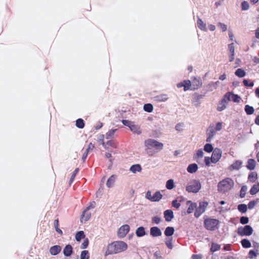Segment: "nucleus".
Here are the masks:
<instances>
[{
    "label": "nucleus",
    "instance_id": "obj_1",
    "mask_svg": "<svg viewBox=\"0 0 259 259\" xmlns=\"http://www.w3.org/2000/svg\"><path fill=\"white\" fill-rule=\"evenodd\" d=\"M127 248V244L124 242L121 241H114L108 244L105 255L121 252L125 251Z\"/></svg>",
    "mask_w": 259,
    "mask_h": 259
},
{
    "label": "nucleus",
    "instance_id": "obj_2",
    "mask_svg": "<svg viewBox=\"0 0 259 259\" xmlns=\"http://www.w3.org/2000/svg\"><path fill=\"white\" fill-rule=\"evenodd\" d=\"M234 183L232 179L226 178L218 184V190L222 193H225L231 190L234 187Z\"/></svg>",
    "mask_w": 259,
    "mask_h": 259
},
{
    "label": "nucleus",
    "instance_id": "obj_3",
    "mask_svg": "<svg viewBox=\"0 0 259 259\" xmlns=\"http://www.w3.org/2000/svg\"><path fill=\"white\" fill-rule=\"evenodd\" d=\"M175 232V229L172 227H167L164 231V234L166 236L169 238L168 240L166 241L165 244L167 246V247L171 249L172 248V244L171 243L170 241L171 240V236L174 234Z\"/></svg>",
    "mask_w": 259,
    "mask_h": 259
},
{
    "label": "nucleus",
    "instance_id": "obj_4",
    "mask_svg": "<svg viewBox=\"0 0 259 259\" xmlns=\"http://www.w3.org/2000/svg\"><path fill=\"white\" fill-rule=\"evenodd\" d=\"M219 221L216 219H207L204 222L205 227L208 230H213L217 228L219 224Z\"/></svg>",
    "mask_w": 259,
    "mask_h": 259
},
{
    "label": "nucleus",
    "instance_id": "obj_5",
    "mask_svg": "<svg viewBox=\"0 0 259 259\" xmlns=\"http://www.w3.org/2000/svg\"><path fill=\"white\" fill-rule=\"evenodd\" d=\"M186 189L189 192L196 193L201 189V184L199 182L194 181L190 183Z\"/></svg>",
    "mask_w": 259,
    "mask_h": 259
},
{
    "label": "nucleus",
    "instance_id": "obj_6",
    "mask_svg": "<svg viewBox=\"0 0 259 259\" xmlns=\"http://www.w3.org/2000/svg\"><path fill=\"white\" fill-rule=\"evenodd\" d=\"M145 147H147V150L152 148L157 149L160 147L162 144L154 139H149L145 141L144 142Z\"/></svg>",
    "mask_w": 259,
    "mask_h": 259
},
{
    "label": "nucleus",
    "instance_id": "obj_7",
    "mask_svg": "<svg viewBox=\"0 0 259 259\" xmlns=\"http://www.w3.org/2000/svg\"><path fill=\"white\" fill-rule=\"evenodd\" d=\"M252 228L249 225H246L244 227H240L237 230L238 234L241 236H249L252 234Z\"/></svg>",
    "mask_w": 259,
    "mask_h": 259
},
{
    "label": "nucleus",
    "instance_id": "obj_8",
    "mask_svg": "<svg viewBox=\"0 0 259 259\" xmlns=\"http://www.w3.org/2000/svg\"><path fill=\"white\" fill-rule=\"evenodd\" d=\"M222 151L219 148H215L211 157V162L214 163L218 162L222 157Z\"/></svg>",
    "mask_w": 259,
    "mask_h": 259
},
{
    "label": "nucleus",
    "instance_id": "obj_9",
    "mask_svg": "<svg viewBox=\"0 0 259 259\" xmlns=\"http://www.w3.org/2000/svg\"><path fill=\"white\" fill-rule=\"evenodd\" d=\"M208 205V203L205 202H201L199 203V207L196 209L195 212V216L196 217H199L202 213H203Z\"/></svg>",
    "mask_w": 259,
    "mask_h": 259
},
{
    "label": "nucleus",
    "instance_id": "obj_10",
    "mask_svg": "<svg viewBox=\"0 0 259 259\" xmlns=\"http://www.w3.org/2000/svg\"><path fill=\"white\" fill-rule=\"evenodd\" d=\"M130 231V226L128 225H124L118 229V236L119 238L124 237Z\"/></svg>",
    "mask_w": 259,
    "mask_h": 259
},
{
    "label": "nucleus",
    "instance_id": "obj_11",
    "mask_svg": "<svg viewBox=\"0 0 259 259\" xmlns=\"http://www.w3.org/2000/svg\"><path fill=\"white\" fill-rule=\"evenodd\" d=\"M225 98H226L229 101H233L236 103H239L241 99V98L239 96L234 94L231 92L228 93L225 95Z\"/></svg>",
    "mask_w": 259,
    "mask_h": 259
},
{
    "label": "nucleus",
    "instance_id": "obj_12",
    "mask_svg": "<svg viewBox=\"0 0 259 259\" xmlns=\"http://www.w3.org/2000/svg\"><path fill=\"white\" fill-rule=\"evenodd\" d=\"M90 207H87V208L83 211L82 214L80 218L81 222L88 221L91 218V213L89 212Z\"/></svg>",
    "mask_w": 259,
    "mask_h": 259
},
{
    "label": "nucleus",
    "instance_id": "obj_13",
    "mask_svg": "<svg viewBox=\"0 0 259 259\" xmlns=\"http://www.w3.org/2000/svg\"><path fill=\"white\" fill-rule=\"evenodd\" d=\"M177 87L179 88L184 87V91H187L191 89V82L189 80H184L178 83Z\"/></svg>",
    "mask_w": 259,
    "mask_h": 259
},
{
    "label": "nucleus",
    "instance_id": "obj_14",
    "mask_svg": "<svg viewBox=\"0 0 259 259\" xmlns=\"http://www.w3.org/2000/svg\"><path fill=\"white\" fill-rule=\"evenodd\" d=\"M61 249L62 248L60 245H54L51 247L50 249V252L52 255H56L61 252Z\"/></svg>",
    "mask_w": 259,
    "mask_h": 259
},
{
    "label": "nucleus",
    "instance_id": "obj_15",
    "mask_svg": "<svg viewBox=\"0 0 259 259\" xmlns=\"http://www.w3.org/2000/svg\"><path fill=\"white\" fill-rule=\"evenodd\" d=\"M161 234V230L157 227H153L150 229V235L153 237L160 236Z\"/></svg>",
    "mask_w": 259,
    "mask_h": 259
},
{
    "label": "nucleus",
    "instance_id": "obj_16",
    "mask_svg": "<svg viewBox=\"0 0 259 259\" xmlns=\"http://www.w3.org/2000/svg\"><path fill=\"white\" fill-rule=\"evenodd\" d=\"M73 252V248L71 245L68 244L66 245L63 250V253L66 256H70Z\"/></svg>",
    "mask_w": 259,
    "mask_h": 259
},
{
    "label": "nucleus",
    "instance_id": "obj_17",
    "mask_svg": "<svg viewBox=\"0 0 259 259\" xmlns=\"http://www.w3.org/2000/svg\"><path fill=\"white\" fill-rule=\"evenodd\" d=\"M165 221L170 222L174 217V213L171 210H167L164 212Z\"/></svg>",
    "mask_w": 259,
    "mask_h": 259
},
{
    "label": "nucleus",
    "instance_id": "obj_18",
    "mask_svg": "<svg viewBox=\"0 0 259 259\" xmlns=\"http://www.w3.org/2000/svg\"><path fill=\"white\" fill-rule=\"evenodd\" d=\"M187 205L189 206L187 210V212L188 213H192L194 211V210L196 209L197 206L195 203H193L191 201H188L187 202Z\"/></svg>",
    "mask_w": 259,
    "mask_h": 259
},
{
    "label": "nucleus",
    "instance_id": "obj_19",
    "mask_svg": "<svg viewBox=\"0 0 259 259\" xmlns=\"http://www.w3.org/2000/svg\"><path fill=\"white\" fill-rule=\"evenodd\" d=\"M116 179V176L114 175H112L107 180V183H106V186L108 188H111L112 187L115 182V180Z\"/></svg>",
    "mask_w": 259,
    "mask_h": 259
},
{
    "label": "nucleus",
    "instance_id": "obj_20",
    "mask_svg": "<svg viewBox=\"0 0 259 259\" xmlns=\"http://www.w3.org/2000/svg\"><path fill=\"white\" fill-rule=\"evenodd\" d=\"M256 164V161L254 159H249L247 161L246 167L250 170H253L255 168Z\"/></svg>",
    "mask_w": 259,
    "mask_h": 259
},
{
    "label": "nucleus",
    "instance_id": "obj_21",
    "mask_svg": "<svg viewBox=\"0 0 259 259\" xmlns=\"http://www.w3.org/2000/svg\"><path fill=\"white\" fill-rule=\"evenodd\" d=\"M227 105V102L226 100V99H223L221 102L219 104L218 106V110L219 111H222L224 110H225Z\"/></svg>",
    "mask_w": 259,
    "mask_h": 259
},
{
    "label": "nucleus",
    "instance_id": "obj_22",
    "mask_svg": "<svg viewBox=\"0 0 259 259\" xmlns=\"http://www.w3.org/2000/svg\"><path fill=\"white\" fill-rule=\"evenodd\" d=\"M259 191V183L254 184L250 190V193L251 195H254Z\"/></svg>",
    "mask_w": 259,
    "mask_h": 259
},
{
    "label": "nucleus",
    "instance_id": "obj_23",
    "mask_svg": "<svg viewBox=\"0 0 259 259\" xmlns=\"http://www.w3.org/2000/svg\"><path fill=\"white\" fill-rule=\"evenodd\" d=\"M162 198V195L159 191L156 192L152 196L151 201H158Z\"/></svg>",
    "mask_w": 259,
    "mask_h": 259
},
{
    "label": "nucleus",
    "instance_id": "obj_24",
    "mask_svg": "<svg viewBox=\"0 0 259 259\" xmlns=\"http://www.w3.org/2000/svg\"><path fill=\"white\" fill-rule=\"evenodd\" d=\"M136 235L138 237H142L145 235V228L143 227H139L136 232Z\"/></svg>",
    "mask_w": 259,
    "mask_h": 259
},
{
    "label": "nucleus",
    "instance_id": "obj_25",
    "mask_svg": "<svg viewBox=\"0 0 259 259\" xmlns=\"http://www.w3.org/2000/svg\"><path fill=\"white\" fill-rule=\"evenodd\" d=\"M142 170V168L140 164H135L130 167V170L135 174L137 171L140 172Z\"/></svg>",
    "mask_w": 259,
    "mask_h": 259
},
{
    "label": "nucleus",
    "instance_id": "obj_26",
    "mask_svg": "<svg viewBox=\"0 0 259 259\" xmlns=\"http://www.w3.org/2000/svg\"><path fill=\"white\" fill-rule=\"evenodd\" d=\"M129 128L135 133L137 134H140L141 133L140 127L138 125L134 124L133 123L132 124Z\"/></svg>",
    "mask_w": 259,
    "mask_h": 259
},
{
    "label": "nucleus",
    "instance_id": "obj_27",
    "mask_svg": "<svg viewBox=\"0 0 259 259\" xmlns=\"http://www.w3.org/2000/svg\"><path fill=\"white\" fill-rule=\"evenodd\" d=\"M166 188L168 190H171L175 187V184L173 180H168L165 184Z\"/></svg>",
    "mask_w": 259,
    "mask_h": 259
},
{
    "label": "nucleus",
    "instance_id": "obj_28",
    "mask_svg": "<svg viewBox=\"0 0 259 259\" xmlns=\"http://www.w3.org/2000/svg\"><path fill=\"white\" fill-rule=\"evenodd\" d=\"M257 179V174L255 172H252L248 176V180L251 183H254Z\"/></svg>",
    "mask_w": 259,
    "mask_h": 259
},
{
    "label": "nucleus",
    "instance_id": "obj_29",
    "mask_svg": "<svg viewBox=\"0 0 259 259\" xmlns=\"http://www.w3.org/2000/svg\"><path fill=\"white\" fill-rule=\"evenodd\" d=\"M198 169V166L196 164H192L189 165L187 168V170L191 173L196 171Z\"/></svg>",
    "mask_w": 259,
    "mask_h": 259
},
{
    "label": "nucleus",
    "instance_id": "obj_30",
    "mask_svg": "<svg viewBox=\"0 0 259 259\" xmlns=\"http://www.w3.org/2000/svg\"><path fill=\"white\" fill-rule=\"evenodd\" d=\"M85 238V235L82 231L78 232L75 235V239L77 241H80L81 239Z\"/></svg>",
    "mask_w": 259,
    "mask_h": 259
},
{
    "label": "nucleus",
    "instance_id": "obj_31",
    "mask_svg": "<svg viewBox=\"0 0 259 259\" xmlns=\"http://www.w3.org/2000/svg\"><path fill=\"white\" fill-rule=\"evenodd\" d=\"M117 131V129H112L108 132L106 134V138L107 139H112L114 137V135L115 134V132Z\"/></svg>",
    "mask_w": 259,
    "mask_h": 259
},
{
    "label": "nucleus",
    "instance_id": "obj_32",
    "mask_svg": "<svg viewBox=\"0 0 259 259\" xmlns=\"http://www.w3.org/2000/svg\"><path fill=\"white\" fill-rule=\"evenodd\" d=\"M76 126L79 128H82L84 126V121L81 118H79L76 120Z\"/></svg>",
    "mask_w": 259,
    "mask_h": 259
},
{
    "label": "nucleus",
    "instance_id": "obj_33",
    "mask_svg": "<svg viewBox=\"0 0 259 259\" xmlns=\"http://www.w3.org/2000/svg\"><path fill=\"white\" fill-rule=\"evenodd\" d=\"M90 255L88 250H83L80 254V259H89Z\"/></svg>",
    "mask_w": 259,
    "mask_h": 259
},
{
    "label": "nucleus",
    "instance_id": "obj_34",
    "mask_svg": "<svg viewBox=\"0 0 259 259\" xmlns=\"http://www.w3.org/2000/svg\"><path fill=\"white\" fill-rule=\"evenodd\" d=\"M241 164L240 161H237L232 164L230 167L232 169H238L241 167Z\"/></svg>",
    "mask_w": 259,
    "mask_h": 259
},
{
    "label": "nucleus",
    "instance_id": "obj_35",
    "mask_svg": "<svg viewBox=\"0 0 259 259\" xmlns=\"http://www.w3.org/2000/svg\"><path fill=\"white\" fill-rule=\"evenodd\" d=\"M153 106L151 104H146L144 106V110L148 112H151L153 111Z\"/></svg>",
    "mask_w": 259,
    "mask_h": 259
},
{
    "label": "nucleus",
    "instance_id": "obj_36",
    "mask_svg": "<svg viewBox=\"0 0 259 259\" xmlns=\"http://www.w3.org/2000/svg\"><path fill=\"white\" fill-rule=\"evenodd\" d=\"M229 49H230V51L231 53L230 61H232L234 59V52H235V49H234V46L233 45V44H232L229 45Z\"/></svg>",
    "mask_w": 259,
    "mask_h": 259
},
{
    "label": "nucleus",
    "instance_id": "obj_37",
    "mask_svg": "<svg viewBox=\"0 0 259 259\" xmlns=\"http://www.w3.org/2000/svg\"><path fill=\"white\" fill-rule=\"evenodd\" d=\"M235 74L238 77H242L245 75V72L242 69H238L236 72Z\"/></svg>",
    "mask_w": 259,
    "mask_h": 259
},
{
    "label": "nucleus",
    "instance_id": "obj_38",
    "mask_svg": "<svg viewBox=\"0 0 259 259\" xmlns=\"http://www.w3.org/2000/svg\"><path fill=\"white\" fill-rule=\"evenodd\" d=\"M242 246L245 248H249L251 247V243L249 240L244 239L241 241Z\"/></svg>",
    "mask_w": 259,
    "mask_h": 259
},
{
    "label": "nucleus",
    "instance_id": "obj_39",
    "mask_svg": "<svg viewBox=\"0 0 259 259\" xmlns=\"http://www.w3.org/2000/svg\"><path fill=\"white\" fill-rule=\"evenodd\" d=\"M204 150L205 152L210 153L213 150V147L210 144H206L204 146Z\"/></svg>",
    "mask_w": 259,
    "mask_h": 259
},
{
    "label": "nucleus",
    "instance_id": "obj_40",
    "mask_svg": "<svg viewBox=\"0 0 259 259\" xmlns=\"http://www.w3.org/2000/svg\"><path fill=\"white\" fill-rule=\"evenodd\" d=\"M245 110L246 113L248 114H252L254 112L253 108L249 105L245 106Z\"/></svg>",
    "mask_w": 259,
    "mask_h": 259
},
{
    "label": "nucleus",
    "instance_id": "obj_41",
    "mask_svg": "<svg viewBox=\"0 0 259 259\" xmlns=\"http://www.w3.org/2000/svg\"><path fill=\"white\" fill-rule=\"evenodd\" d=\"M230 209L228 207V206H223V207H222V206H220V207H219L218 208V211L220 213H224L228 210H229Z\"/></svg>",
    "mask_w": 259,
    "mask_h": 259
},
{
    "label": "nucleus",
    "instance_id": "obj_42",
    "mask_svg": "<svg viewBox=\"0 0 259 259\" xmlns=\"http://www.w3.org/2000/svg\"><path fill=\"white\" fill-rule=\"evenodd\" d=\"M238 210L242 212H245L247 211V206L245 204H240L238 206Z\"/></svg>",
    "mask_w": 259,
    "mask_h": 259
},
{
    "label": "nucleus",
    "instance_id": "obj_43",
    "mask_svg": "<svg viewBox=\"0 0 259 259\" xmlns=\"http://www.w3.org/2000/svg\"><path fill=\"white\" fill-rule=\"evenodd\" d=\"M198 26L202 30H205V25L201 20L199 19L197 22Z\"/></svg>",
    "mask_w": 259,
    "mask_h": 259
},
{
    "label": "nucleus",
    "instance_id": "obj_44",
    "mask_svg": "<svg viewBox=\"0 0 259 259\" xmlns=\"http://www.w3.org/2000/svg\"><path fill=\"white\" fill-rule=\"evenodd\" d=\"M220 248V246L218 244H216V243H212V246H211V250L212 251H213V252L219 250Z\"/></svg>",
    "mask_w": 259,
    "mask_h": 259
},
{
    "label": "nucleus",
    "instance_id": "obj_45",
    "mask_svg": "<svg viewBox=\"0 0 259 259\" xmlns=\"http://www.w3.org/2000/svg\"><path fill=\"white\" fill-rule=\"evenodd\" d=\"M106 145L113 148L117 147L116 143L113 140H109L106 143Z\"/></svg>",
    "mask_w": 259,
    "mask_h": 259
},
{
    "label": "nucleus",
    "instance_id": "obj_46",
    "mask_svg": "<svg viewBox=\"0 0 259 259\" xmlns=\"http://www.w3.org/2000/svg\"><path fill=\"white\" fill-rule=\"evenodd\" d=\"M89 245V240L88 238H85L83 242L81 245V249H85Z\"/></svg>",
    "mask_w": 259,
    "mask_h": 259
},
{
    "label": "nucleus",
    "instance_id": "obj_47",
    "mask_svg": "<svg viewBox=\"0 0 259 259\" xmlns=\"http://www.w3.org/2000/svg\"><path fill=\"white\" fill-rule=\"evenodd\" d=\"M122 123H123V125H124L125 126H128L129 127H130V126L133 123V122H131V121L128 120H125V119L122 120Z\"/></svg>",
    "mask_w": 259,
    "mask_h": 259
},
{
    "label": "nucleus",
    "instance_id": "obj_48",
    "mask_svg": "<svg viewBox=\"0 0 259 259\" xmlns=\"http://www.w3.org/2000/svg\"><path fill=\"white\" fill-rule=\"evenodd\" d=\"M78 170H79V168H76L75 169V170L73 171V172L72 173V174L71 175V177L70 178V181L71 182H72L73 181V180H74V178L75 177L76 175L78 172Z\"/></svg>",
    "mask_w": 259,
    "mask_h": 259
},
{
    "label": "nucleus",
    "instance_id": "obj_49",
    "mask_svg": "<svg viewBox=\"0 0 259 259\" xmlns=\"http://www.w3.org/2000/svg\"><path fill=\"white\" fill-rule=\"evenodd\" d=\"M242 9L244 10H246L247 9H248L249 8V4H248V3L247 2H243L242 3Z\"/></svg>",
    "mask_w": 259,
    "mask_h": 259
},
{
    "label": "nucleus",
    "instance_id": "obj_50",
    "mask_svg": "<svg viewBox=\"0 0 259 259\" xmlns=\"http://www.w3.org/2000/svg\"><path fill=\"white\" fill-rule=\"evenodd\" d=\"M248 222V219L247 217H242L240 218V223L242 224H246Z\"/></svg>",
    "mask_w": 259,
    "mask_h": 259
},
{
    "label": "nucleus",
    "instance_id": "obj_51",
    "mask_svg": "<svg viewBox=\"0 0 259 259\" xmlns=\"http://www.w3.org/2000/svg\"><path fill=\"white\" fill-rule=\"evenodd\" d=\"M180 203L178 202L177 200H174L172 202V206L177 208H178L180 206Z\"/></svg>",
    "mask_w": 259,
    "mask_h": 259
},
{
    "label": "nucleus",
    "instance_id": "obj_52",
    "mask_svg": "<svg viewBox=\"0 0 259 259\" xmlns=\"http://www.w3.org/2000/svg\"><path fill=\"white\" fill-rule=\"evenodd\" d=\"M214 135V132L213 131H211L208 135V137L206 139V141L208 142H210L211 141L212 137Z\"/></svg>",
    "mask_w": 259,
    "mask_h": 259
},
{
    "label": "nucleus",
    "instance_id": "obj_53",
    "mask_svg": "<svg viewBox=\"0 0 259 259\" xmlns=\"http://www.w3.org/2000/svg\"><path fill=\"white\" fill-rule=\"evenodd\" d=\"M247 190V188L245 186H243L241 190V192H240V196L241 197L243 198L244 197V195H245V192Z\"/></svg>",
    "mask_w": 259,
    "mask_h": 259
},
{
    "label": "nucleus",
    "instance_id": "obj_54",
    "mask_svg": "<svg viewBox=\"0 0 259 259\" xmlns=\"http://www.w3.org/2000/svg\"><path fill=\"white\" fill-rule=\"evenodd\" d=\"M88 153H89V149H87L85 150V151H84V152L83 153L82 156V159L83 162L85 161V160L88 156Z\"/></svg>",
    "mask_w": 259,
    "mask_h": 259
},
{
    "label": "nucleus",
    "instance_id": "obj_55",
    "mask_svg": "<svg viewBox=\"0 0 259 259\" xmlns=\"http://www.w3.org/2000/svg\"><path fill=\"white\" fill-rule=\"evenodd\" d=\"M217 131H220L222 129V123L219 122L216 124V127L215 128Z\"/></svg>",
    "mask_w": 259,
    "mask_h": 259
},
{
    "label": "nucleus",
    "instance_id": "obj_56",
    "mask_svg": "<svg viewBox=\"0 0 259 259\" xmlns=\"http://www.w3.org/2000/svg\"><path fill=\"white\" fill-rule=\"evenodd\" d=\"M256 204V202L254 201H250L248 204V207L249 209L253 208Z\"/></svg>",
    "mask_w": 259,
    "mask_h": 259
},
{
    "label": "nucleus",
    "instance_id": "obj_57",
    "mask_svg": "<svg viewBox=\"0 0 259 259\" xmlns=\"http://www.w3.org/2000/svg\"><path fill=\"white\" fill-rule=\"evenodd\" d=\"M196 155L198 157H202L203 155V152L202 150H198L197 152Z\"/></svg>",
    "mask_w": 259,
    "mask_h": 259
},
{
    "label": "nucleus",
    "instance_id": "obj_58",
    "mask_svg": "<svg viewBox=\"0 0 259 259\" xmlns=\"http://www.w3.org/2000/svg\"><path fill=\"white\" fill-rule=\"evenodd\" d=\"M249 257L252 258L256 256V253L253 250H250L249 252Z\"/></svg>",
    "mask_w": 259,
    "mask_h": 259
},
{
    "label": "nucleus",
    "instance_id": "obj_59",
    "mask_svg": "<svg viewBox=\"0 0 259 259\" xmlns=\"http://www.w3.org/2000/svg\"><path fill=\"white\" fill-rule=\"evenodd\" d=\"M146 197L149 200H150V201H151V199H152V196L151 195V191H148L147 192V193H146Z\"/></svg>",
    "mask_w": 259,
    "mask_h": 259
},
{
    "label": "nucleus",
    "instance_id": "obj_60",
    "mask_svg": "<svg viewBox=\"0 0 259 259\" xmlns=\"http://www.w3.org/2000/svg\"><path fill=\"white\" fill-rule=\"evenodd\" d=\"M243 83L246 86L252 87L254 85L253 82H251V83H249L247 80H243Z\"/></svg>",
    "mask_w": 259,
    "mask_h": 259
},
{
    "label": "nucleus",
    "instance_id": "obj_61",
    "mask_svg": "<svg viewBox=\"0 0 259 259\" xmlns=\"http://www.w3.org/2000/svg\"><path fill=\"white\" fill-rule=\"evenodd\" d=\"M153 222L156 224H158L160 222V219L158 217H155L153 218Z\"/></svg>",
    "mask_w": 259,
    "mask_h": 259
},
{
    "label": "nucleus",
    "instance_id": "obj_62",
    "mask_svg": "<svg viewBox=\"0 0 259 259\" xmlns=\"http://www.w3.org/2000/svg\"><path fill=\"white\" fill-rule=\"evenodd\" d=\"M192 259H201L202 256L200 254H194L192 256Z\"/></svg>",
    "mask_w": 259,
    "mask_h": 259
},
{
    "label": "nucleus",
    "instance_id": "obj_63",
    "mask_svg": "<svg viewBox=\"0 0 259 259\" xmlns=\"http://www.w3.org/2000/svg\"><path fill=\"white\" fill-rule=\"evenodd\" d=\"M210 161L211 158H210L209 157H206L205 158V162L207 165H209L210 164Z\"/></svg>",
    "mask_w": 259,
    "mask_h": 259
},
{
    "label": "nucleus",
    "instance_id": "obj_64",
    "mask_svg": "<svg viewBox=\"0 0 259 259\" xmlns=\"http://www.w3.org/2000/svg\"><path fill=\"white\" fill-rule=\"evenodd\" d=\"M219 25L223 31H225L227 30V26L225 25L220 23Z\"/></svg>",
    "mask_w": 259,
    "mask_h": 259
}]
</instances>
